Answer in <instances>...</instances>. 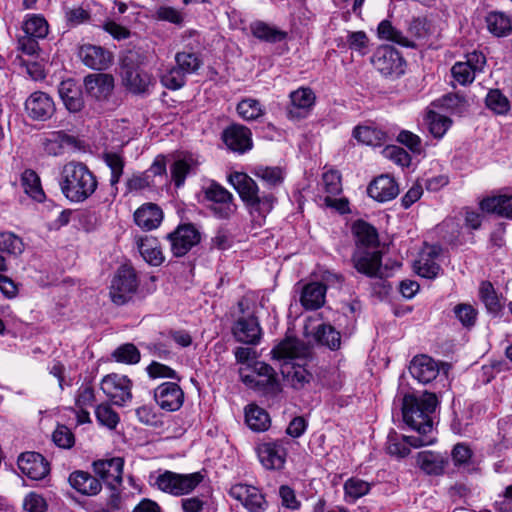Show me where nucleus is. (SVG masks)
Returning <instances> with one entry per match:
<instances>
[{
  "mask_svg": "<svg viewBox=\"0 0 512 512\" xmlns=\"http://www.w3.org/2000/svg\"><path fill=\"white\" fill-rule=\"evenodd\" d=\"M438 400L433 393L421 396L405 395L402 413L404 422L418 433L411 444L414 448L432 445L436 441L431 415L435 412Z\"/></svg>",
  "mask_w": 512,
  "mask_h": 512,
  "instance_id": "1",
  "label": "nucleus"
},
{
  "mask_svg": "<svg viewBox=\"0 0 512 512\" xmlns=\"http://www.w3.org/2000/svg\"><path fill=\"white\" fill-rule=\"evenodd\" d=\"M59 185L69 201L82 203L94 194L98 181L85 164L72 161L63 166Z\"/></svg>",
  "mask_w": 512,
  "mask_h": 512,
  "instance_id": "2",
  "label": "nucleus"
},
{
  "mask_svg": "<svg viewBox=\"0 0 512 512\" xmlns=\"http://www.w3.org/2000/svg\"><path fill=\"white\" fill-rule=\"evenodd\" d=\"M308 352V348L294 338L285 339L271 351L273 358L285 361L282 373L294 389H303L313 378L302 365L290 364V361L305 358Z\"/></svg>",
  "mask_w": 512,
  "mask_h": 512,
  "instance_id": "3",
  "label": "nucleus"
},
{
  "mask_svg": "<svg viewBox=\"0 0 512 512\" xmlns=\"http://www.w3.org/2000/svg\"><path fill=\"white\" fill-rule=\"evenodd\" d=\"M228 181L238 192L242 201L249 206L251 213H258L264 219L274 208L275 196L272 193L259 195L258 185L246 173L233 172L229 175Z\"/></svg>",
  "mask_w": 512,
  "mask_h": 512,
  "instance_id": "4",
  "label": "nucleus"
},
{
  "mask_svg": "<svg viewBox=\"0 0 512 512\" xmlns=\"http://www.w3.org/2000/svg\"><path fill=\"white\" fill-rule=\"evenodd\" d=\"M240 316L236 319L232 334L238 342L257 345L263 335L258 318L255 316V307L250 295H245L238 302Z\"/></svg>",
  "mask_w": 512,
  "mask_h": 512,
  "instance_id": "5",
  "label": "nucleus"
},
{
  "mask_svg": "<svg viewBox=\"0 0 512 512\" xmlns=\"http://www.w3.org/2000/svg\"><path fill=\"white\" fill-rule=\"evenodd\" d=\"M203 479L201 472L181 474L164 470L150 475V484L164 493L182 496L191 493Z\"/></svg>",
  "mask_w": 512,
  "mask_h": 512,
  "instance_id": "6",
  "label": "nucleus"
},
{
  "mask_svg": "<svg viewBox=\"0 0 512 512\" xmlns=\"http://www.w3.org/2000/svg\"><path fill=\"white\" fill-rule=\"evenodd\" d=\"M202 192L204 198L212 203L210 209L217 218L228 219L235 213L237 206L233 195L220 184L211 181L203 186Z\"/></svg>",
  "mask_w": 512,
  "mask_h": 512,
  "instance_id": "7",
  "label": "nucleus"
},
{
  "mask_svg": "<svg viewBox=\"0 0 512 512\" xmlns=\"http://www.w3.org/2000/svg\"><path fill=\"white\" fill-rule=\"evenodd\" d=\"M291 445L292 442L286 438L263 442L256 448L258 459L268 470H281L285 466Z\"/></svg>",
  "mask_w": 512,
  "mask_h": 512,
  "instance_id": "8",
  "label": "nucleus"
},
{
  "mask_svg": "<svg viewBox=\"0 0 512 512\" xmlns=\"http://www.w3.org/2000/svg\"><path fill=\"white\" fill-rule=\"evenodd\" d=\"M138 287V279L132 267H120L112 279L110 286L111 300L117 305L128 302Z\"/></svg>",
  "mask_w": 512,
  "mask_h": 512,
  "instance_id": "9",
  "label": "nucleus"
},
{
  "mask_svg": "<svg viewBox=\"0 0 512 512\" xmlns=\"http://www.w3.org/2000/svg\"><path fill=\"white\" fill-rule=\"evenodd\" d=\"M371 63L385 77H399L404 73V60L391 46H380L374 52Z\"/></svg>",
  "mask_w": 512,
  "mask_h": 512,
  "instance_id": "10",
  "label": "nucleus"
},
{
  "mask_svg": "<svg viewBox=\"0 0 512 512\" xmlns=\"http://www.w3.org/2000/svg\"><path fill=\"white\" fill-rule=\"evenodd\" d=\"M100 388L115 405L123 406L132 399V381L125 375H106L101 380Z\"/></svg>",
  "mask_w": 512,
  "mask_h": 512,
  "instance_id": "11",
  "label": "nucleus"
},
{
  "mask_svg": "<svg viewBox=\"0 0 512 512\" xmlns=\"http://www.w3.org/2000/svg\"><path fill=\"white\" fill-rule=\"evenodd\" d=\"M174 256L182 257L200 241V233L192 224L179 225L167 235Z\"/></svg>",
  "mask_w": 512,
  "mask_h": 512,
  "instance_id": "12",
  "label": "nucleus"
},
{
  "mask_svg": "<svg viewBox=\"0 0 512 512\" xmlns=\"http://www.w3.org/2000/svg\"><path fill=\"white\" fill-rule=\"evenodd\" d=\"M229 494L249 512H264L267 509L265 496L257 487L239 483L230 488Z\"/></svg>",
  "mask_w": 512,
  "mask_h": 512,
  "instance_id": "13",
  "label": "nucleus"
},
{
  "mask_svg": "<svg viewBox=\"0 0 512 512\" xmlns=\"http://www.w3.org/2000/svg\"><path fill=\"white\" fill-rule=\"evenodd\" d=\"M322 186L326 193L323 204L345 213L348 211V201L345 198H335L342 192L341 176L336 170H329L322 175Z\"/></svg>",
  "mask_w": 512,
  "mask_h": 512,
  "instance_id": "14",
  "label": "nucleus"
},
{
  "mask_svg": "<svg viewBox=\"0 0 512 512\" xmlns=\"http://www.w3.org/2000/svg\"><path fill=\"white\" fill-rule=\"evenodd\" d=\"M290 105L287 114L290 119L299 120L306 118L315 105L316 96L311 88L300 87L289 95Z\"/></svg>",
  "mask_w": 512,
  "mask_h": 512,
  "instance_id": "15",
  "label": "nucleus"
},
{
  "mask_svg": "<svg viewBox=\"0 0 512 512\" xmlns=\"http://www.w3.org/2000/svg\"><path fill=\"white\" fill-rule=\"evenodd\" d=\"M156 403L166 411H177L184 402V392L180 386L174 382H164L154 391Z\"/></svg>",
  "mask_w": 512,
  "mask_h": 512,
  "instance_id": "16",
  "label": "nucleus"
},
{
  "mask_svg": "<svg viewBox=\"0 0 512 512\" xmlns=\"http://www.w3.org/2000/svg\"><path fill=\"white\" fill-rule=\"evenodd\" d=\"M25 110L33 120L45 121L54 114L55 104L48 94L37 91L26 99Z\"/></svg>",
  "mask_w": 512,
  "mask_h": 512,
  "instance_id": "17",
  "label": "nucleus"
},
{
  "mask_svg": "<svg viewBox=\"0 0 512 512\" xmlns=\"http://www.w3.org/2000/svg\"><path fill=\"white\" fill-rule=\"evenodd\" d=\"M381 252L376 248H356L353 255L354 267L360 273L367 276L382 275Z\"/></svg>",
  "mask_w": 512,
  "mask_h": 512,
  "instance_id": "18",
  "label": "nucleus"
},
{
  "mask_svg": "<svg viewBox=\"0 0 512 512\" xmlns=\"http://www.w3.org/2000/svg\"><path fill=\"white\" fill-rule=\"evenodd\" d=\"M124 461L120 457L98 460L93 463V469L109 487L116 489L122 483Z\"/></svg>",
  "mask_w": 512,
  "mask_h": 512,
  "instance_id": "19",
  "label": "nucleus"
},
{
  "mask_svg": "<svg viewBox=\"0 0 512 512\" xmlns=\"http://www.w3.org/2000/svg\"><path fill=\"white\" fill-rule=\"evenodd\" d=\"M18 467L20 471L32 480L45 478L50 466L47 460L37 452H26L19 456Z\"/></svg>",
  "mask_w": 512,
  "mask_h": 512,
  "instance_id": "20",
  "label": "nucleus"
},
{
  "mask_svg": "<svg viewBox=\"0 0 512 512\" xmlns=\"http://www.w3.org/2000/svg\"><path fill=\"white\" fill-rule=\"evenodd\" d=\"M78 56L85 66L95 70L107 69L113 60V55L110 51L93 44H83L80 46Z\"/></svg>",
  "mask_w": 512,
  "mask_h": 512,
  "instance_id": "21",
  "label": "nucleus"
},
{
  "mask_svg": "<svg viewBox=\"0 0 512 512\" xmlns=\"http://www.w3.org/2000/svg\"><path fill=\"white\" fill-rule=\"evenodd\" d=\"M251 131L239 124L227 127L222 134L225 145L231 151L243 154L252 148Z\"/></svg>",
  "mask_w": 512,
  "mask_h": 512,
  "instance_id": "22",
  "label": "nucleus"
},
{
  "mask_svg": "<svg viewBox=\"0 0 512 512\" xmlns=\"http://www.w3.org/2000/svg\"><path fill=\"white\" fill-rule=\"evenodd\" d=\"M367 192L376 201L387 202L399 194V187L394 178L389 175H381L369 184Z\"/></svg>",
  "mask_w": 512,
  "mask_h": 512,
  "instance_id": "23",
  "label": "nucleus"
},
{
  "mask_svg": "<svg viewBox=\"0 0 512 512\" xmlns=\"http://www.w3.org/2000/svg\"><path fill=\"white\" fill-rule=\"evenodd\" d=\"M135 246L145 262L152 266H159L164 256L157 238L149 235L135 236Z\"/></svg>",
  "mask_w": 512,
  "mask_h": 512,
  "instance_id": "24",
  "label": "nucleus"
},
{
  "mask_svg": "<svg viewBox=\"0 0 512 512\" xmlns=\"http://www.w3.org/2000/svg\"><path fill=\"white\" fill-rule=\"evenodd\" d=\"M409 371L413 378L420 383H429L439 374L438 364L427 355H420L413 358Z\"/></svg>",
  "mask_w": 512,
  "mask_h": 512,
  "instance_id": "25",
  "label": "nucleus"
},
{
  "mask_svg": "<svg viewBox=\"0 0 512 512\" xmlns=\"http://www.w3.org/2000/svg\"><path fill=\"white\" fill-rule=\"evenodd\" d=\"M86 92L91 97L102 100L106 99L113 90L114 79L109 74H89L84 79Z\"/></svg>",
  "mask_w": 512,
  "mask_h": 512,
  "instance_id": "26",
  "label": "nucleus"
},
{
  "mask_svg": "<svg viewBox=\"0 0 512 512\" xmlns=\"http://www.w3.org/2000/svg\"><path fill=\"white\" fill-rule=\"evenodd\" d=\"M163 220L161 208L154 203L141 205L134 213V221L143 230L156 229Z\"/></svg>",
  "mask_w": 512,
  "mask_h": 512,
  "instance_id": "27",
  "label": "nucleus"
},
{
  "mask_svg": "<svg viewBox=\"0 0 512 512\" xmlns=\"http://www.w3.org/2000/svg\"><path fill=\"white\" fill-rule=\"evenodd\" d=\"M59 96L65 107L70 112H79L84 105L82 91L76 82L72 79L64 80L60 83Z\"/></svg>",
  "mask_w": 512,
  "mask_h": 512,
  "instance_id": "28",
  "label": "nucleus"
},
{
  "mask_svg": "<svg viewBox=\"0 0 512 512\" xmlns=\"http://www.w3.org/2000/svg\"><path fill=\"white\" fill-rule=\"evenodd\" d=\"M448 463V458L439 452L422 451L417 454V465L428 475H441Z\"/></svg>",
  "mask_w": 512,
  "mask_h": 512,
  "instance_id": "29",
  "label": "nucleus"
},
{
  "mask_svg": "<svg viewBox=\"0 0 512 512\" xmlns=\"http://www.w3.org/2000/svg\"><path fill=\"white\" fill-rule=\"evenodd\" d=\"M480 207L488 213L512 220V194H500L485 198L481 201Z\"/></svg>",
  "mask_w": 512,
  "mask_h": 512,
  "instance_id": "30",
  "label": "nucleus"
},
{
  "mask_svg": "<svg viewBox=\"0 0 512 512\" xmlns=\"http://www.w3.org/2000/svg\"><path fill=\"white\" fill-rule=\"evenodd\" d=\"M68 480L75 490L84 495H96L102 489L101 482L88 472L75 471L70 474Z\"/></svg>",
  "mask_w": 512,
  "mask_h": 512,
  "instance_id": "31",
  "label": "nucleus"
},
{
  "mask_svg": "<svg viewBox=\"0 0 512 512\" xmlns=\"http://www.w3.org/2000/svg\"><path fill=\"white\" fill-rule=\"evenodd\" d=\"M152 18L156 21L167 22L177 27H182L185 24L186 13L181 8L162 2L154 7Z\"/></svg>",
  "mask_w": 512,
  "mask_h": 512,
  "instance_id": "32",
  "label": "nucleus"
},
{
  "mask_svg": "<svg viewBox=\"0 0 512 512\" xmlns=\"http://www.w3.org/2000/svg\"><path fill=\"white\" fill-rule=\"evenodd\" d=\"M326 287L318 282H312L303 287L300 302L305 309L320 308L325 302Z\"/></svg>",
  "mask_w": 512,
  "mask_h": 512,
  "instance_id": "33",
  "label": "nucleus"
},
{
  "mask_svg": "<svg viewBox=\"0 0 512 512\" xmlns=\"http://www.w3.org/2000/svg\"><path fill=\"white\" fill-rule=\"evenodd\" d=\"M123 81L133 93H144L151 83V77L138 67L131 66L124 68Z\"/></svg>",
  "mask_w": 512,
  "mask_h": 512,
  "instance_id": "34",
  "label": "nucleus"
},
{
  "mask_svg": "<svg viewBox=\"0 0 512 512\" xmlns=\"http://www.w3.org/2000/svg\"><path fill=\"white\" fill-rule=\"evenodd\" d=\"M353 136L357 141L369 146H382L388 141L385 131L369 125H359L354 128Z\"/></svg>",
  "mask_w": 512,
  "mask_h": 512,
  "instance_id": "35",
  "label": "nucleus"
},
{
  "mask_svg": "<svg viewBox=\"0 0 512 512\" xmlns=\"http://www.w3.org/2000/svg\"><path fill=\"white\" fill-rule=\"evenodd\" d=\"M356 239L357 248H376L378 234L376 229L365 221H356L352 227Z\"/></svg>",
  "mask_w": 512,
  "mask_h": 512,
  "instance_id": "36",
  "label": "nucleus"
},
{
  "mask_svg": "<svg viewBox=\"0 0 512 512\" xmlns=\"http://www.w3.org/2000/svg\"><path fill=\"white\" fill-rule=\"evenodd\" d=\"M417 436H404L399 435L395 431H391L387 437L386 449L391 456L397 458H404L410 453V448L414 446L411 442H414Z\"/></svg>",
  "mask_w": 512,
  "mask_h": 512,
  "instance_id": "37",
  "label": "nucleus"
},
{
  "mask_svg": "<svg viewBox=\"0 0 512 512\" xmlns=\"http://www.w3.org/2000/svg\"><path fill=\"white\" fill-rule=\"evenodd\" d=\"M488 31L496 37H506L512 31V19L509 15L493 11L486 16Z\"/></svg>",
  "mask_w": 512,
  "mask_h": 512,
  "instance_id": "38",
  "label": "nucleus"
},
{
  "mask_svg": "<svg viewBox=\"0 0 512 512\" xmlns=\"http://www.w3.org/2000/svg\"><path fill=\"white\" fill-rule=\"evenodd\" d=\"M251 33L261 41L276 43L284 40L286 32L263 21H255L250 25Z\"/></svg>",
  "mask_w": 512,
  "mask_h": 512,
  "instance_id": "39",
  "label": "nucleus"
},
{
  "mask_svg": "<svg viewBox=\"0 0 512 512\" xmlns=\"http://www.w3.org/2000/svg\"><path fill=\"white\" fill-rule=\"evenodd\" d=\"M245 421L248 427L255 432L266 431L271 423L269 414L256 405H249L246 408Z\"/></svg>",
  "mask_w": 512,
  "mask_h": 512,
  "instance_id": "40",
  "label": "nucleus"
},
{
  "mask_svg": "<svg viewBox=\"0 0 512 512\" xmlns=\"http://www.w3.org/2000/svg\"><path fill=\"white\" fill-rule=\"evenodd\" d=\"M73 138L63 131H55L48 134L43 142L44 150L47 154L58 156L62 154L65 146L72 145Z\"/></svg>",
  "mask_w": 512,
  "mask_h": 512,
  "instance_id": "41",
  "label": "nucleus"
},
{
  "mask_svg": "<svg viewBox=\"0 0 512 512\" xmlns=\"http://www.w3.org/2000/svg\"><path fill=\"white\" fill-rule=\"evenodd\" d=\"M103 160L111 171L110 185L114 195L118 193L117 184L123 174L125 161L124 158L118 153L107 152L103 154Z\"/></svg>",
  "mask_w": 512,
  "mask_h": 512,
  "instance_id": "42",
  "label": "nucleus"
},
{
  "mask_svg": "<svg viewBox=\"0 0 512 512\" xmlns=\"http://www.w3.org/2000/svg\"><path fill=\"white\" fill-rule=\"evenodd\" d=\"M252 173L269 188L281 185L284 180V172L280 167L259 165L253 169Z\"/></svg>",
  "mask_w": 512,
  "mask_h": 512,
  "instance_id": "43",
  "label": "nucleus"
},
{
  "mask_svg": "<svg viewBox=\"0 0 512 512\" xmlns=\"http://www.w3.org/2000/svg\"><path fill=\"white\" fill-rule=\"evenodd\" d=\"M249 370V365L246 367H241L239 369V374L241 377V380L244 384H246L248 387L259 390V391H273L276 389L277 386V380L276 378H269L264 376L253 377L251 374H247V371Z\"/></svg>",
  "mask_w": 512,
  "mask_h": 512,
  "instance_id": "44",
  "label": "nucleus"
},
{
  "mask_svg": "<svg viewBox=\"0 0 512 512\" xmlns=\"http://www.w3.org/2000/svg\"><path fill=\"white\" fill-rule=\"evenodd\" d=\"M21 184L24 192L31 198L41 202L45 195L41 187L40 178L33 170L27 169L22 173Z\"/></svg>",
  "mask_w": 512,
  "mask_h": 512,
  "instance_id": "45",
  "label": "nucleus"
},
{
  "mask_svg": "<svg viewBox=\"0 0 512 512\" xmlns=\"http://www.w3.org/2000/svg\"><path fill=\"white\" fill-rule=\"evenodd\" d=\"M314 339L328 348L335 350L340 347L341 337L340 333L334 329L331 325L320 324L315 332Z\"/></svg>",
  "mask_w": 512,
  "mask_h": 512,
  "instance_id": "46",
  "label": "nucleus"
},
{
  "mask_svg": "<svg viewBox=\"0 0 512 512\" xmlns=\"http://www.w3.org/2000/svg\"><path fill=\"white\" fill-rule=\"evenodd\" d=\"M238 115L245 121H254L262 117L265 113L261 103L253 98H245L237 105Z\"/></svg>",
  "mask_w": 512,
  "mask_h": 512,
  "instance_id": "47",
  "label": "nucleus"
},
{
  "mask_svg": "<svg viewBox=\"0 0 512 512\" xmlns=\"http://www.w3.org/2000/svg\"><path fill=\"white\" fill-rule=\"evenodd\" d=\"M48 28L45 18L36 14L27 15L23 23L25 34L34 38H45L48 34Z\"/></svg>",
  "mask_w": 512,
  "mask_h": 512,
  "instance_id": "48",
  "label": "nucleus"
},
{
  "mask_svg": "<svg viewBox=\"0 0 512 512\" xmlns=\"http://www.w3.org/2000/svg\"><path fill=\"white\" fill-rule=\"evenodd\" d=\"M479 295L488 312L498 314L501 311L503 305L490 282L484 281L481 283Z\"/></svg>",
  "mask_w": 512,
  "mask_h": 512,
  "instance_id": "49",
  "label": "nucleus"
},
{
  "mask_svg": "<svg viewBox=\"0 0 512 512\" xmlns=\"http://www.w3.org/2000/svg\"><path fill=\"white\" fill-rule=\"evenodd\" d=\"M414 269L419 276L427 279H434L441 272L440 265L430 255H422L415 262Z\"/></svg>",
  "mask_w": 512,
  "mask_h": 512,
  "instance_id": "50",
  "label": "nucleus"
},
{
  "mask_svg": "<svg viewBox=\"0 0 512 512\" xmlns=\"http://www.w3.org/2000/svg\"><path fill=\"white\" fill-rule=\"evenodd\" d=\"M112 357L119 363L133 365L140 361L141 355L140 351L134 344L125 343L113 351Z\"/></svg>",
  "mask_w": 512,
  "mask_h": 512,
  "instance_id": "51",
  "label": "nucleus"
},
{
  "mask_svg": "<svg viewBox=\"0 0 512 512\" xmlns=\"http://www.w3.org/2000/svg\"><path fill=\"white\" fill-rule=\"evenodd\" d=\"M370 488V483L360 478L352 477L344 484L345 497L350 501H356L368 494Z\"/></svg>",
  "mask_w": 512,
  "mask_h": 512,
  "instance_id": "52",
  "label": "nucleus"
},
{
  "mask_svg": "<svg viewBox=\"0 0 512 512\" xmlns=\"http://www.w3.org/2000/svg\"><path fill=\"white\" fill-rule=\"evenodd\" d=\"M429 131L436 138H442L451 126V120L439 113L429 111L426 117Z\"/></svg>",
  "mask_w": 512,
  "mask_h": 512,
  "instance_id": "53",
  "label": "nucleus"
},
{
  "mask_svg": "<svg viewBox=\"0 0 512 512\" xmlns=\"http://www.w3.org/2000/svg\"><path fill=\"white\" fill-rule=\"evenodd\" d=\"M453 314L463 327L471 328L477 321L478 311L471 304L459 303L454 306Z\"/></svg>",
  "mask_w": 512,
  "mask_h": 512,
  "instance_id": "54",
  "label": "nucleus"
},
{
  "mask_svg": "<svg viewBox=\"0 0 512 512\" xmlns=\"http://www.w3.org/2000/svg\"><path fill=\"white\" fill-rule=\"evenodd\" d=\"M175 62L186 75L196 72L202 65L197 53L186 51L176 53Z\"/></svg>",
  "mask_w": 512,
  "mask_h": 512,
  "instance_id": "55",
  "label": "nucleus"
},
{
  "mask_svg": "<svg viewBox=\"0 0 512 512\" xmlns=\"http://www.w3.org/2000/svg\"><path fill=\"white\" fill-rule=\"evenodd\" d=\"M24 251L22 239L12 232H0V252L20 255Z\"/></svg>",
  "mask_w": 512,
  "mask_h": 512,
  "instance_id": "56",
  "label": "nucleus"
},
{
  "mask_svg": "<svg viewBox=\"0 0 512 512\" xmlns=\"http://www.w3.org/2000/svg\"><path fill=\"white\" fill-rule=\"evenodd\" d=\"M439 106L452 114H463L468 108L466 98L459 94H447L438 100Z\"/></svg>",
  "mask_w": 512,
  "mask_h": 512,
  "instance_id": "57",
  "label": "nucleus"
},
{
  "mask_svg": "<svg viewBox=\"0 0 512 512\" xmlns=\"http://www.w3.org/2000/svg\"><path fill=\"white\" fill-rule=\"evenodd\" d=\"M485 102L486 106L496 114H505L510 109L508 99L497 89L488 92Z\"/></svg>",
  "mask_w": 512,
  "mask_h": 512,
  "instance_id": "58",
  "label": "nucleus"
},
{
  "mask_svg": "<svg viewBox=\"0 0 512 512\" xmlns=\"http://www.w3.org/2000/svg\"><path fill=\"white\" fill-rule=\"evenodd\" d=\"M378 37L404 46L408 45L406 37L399 30L393 27L388 20H383L378 25Z\"/></svg>",
  "mask_w": 512,
  "mask_h": 512,
  "instance_id": "59",
  "label": "nucleus"
},
{
  "mask_svg": "<svg viewBox=\"0 0 512 512\" xmlns=\"http://www.w3.org/2000/svg\"><path fill=\"white\" fill-rule=\"evenodd\" d=\"M95 403V392L91 383L84 382L75 394V406L77 409L92 407Z\"/></svg>",
  "mask_w": 512,
  "mask_h": 512,
  "instance_id": "60",
  "label": "nucleus"
},
{
  "mask_svg": "<svg viewBox=\"0 0 512 512\" xmlns=\"http://www.w3.org/2000/svg\"><path fill=\"white\" fill-rule=\"evenodd\" d=\"M346 43L351 50L361 56L366 55L368 52L369 39L364 31L348 32Z\"/></svg>",
  "mask_w": 512,
  "mask_h": 512,
  "instance_id": "61",
  "label": "nucleus"
},
{
  "mask_svg": "<svg viewBox=\"0 0 512 512\" xmlns=\"http://www.w3.org/2000/svg\"><path fill=\"white\" fill-rule=\"evenodd\" d=\"M98 422L109 429H114L119 423L118 414L108 404H100L95 409Z\"/></svg>",
  "mask_w": 512,
  "mask_h": 512,
  "instance_id": "62",
  "label": "nucleus"
},
{
  "mask_svg": "<svg viewBox=\"0 0 512 512\" xmlns=\"http://www.w3.org/2000/svg\"><path fill=\"white\" fill-rule=\"evenodd\" d=\"M451 74L455 81H457L460 85H468L471 84L475 77L476 72L468 65L460 62H456L451 68Z\"/></svg>",
  "mask_w": 512,
  "mask_h": 512,
  "instance_id": "63",
  "label": "nucleus"
},
{
  "mask_svg": "<svg viewBox=\"0 0 512 512\" xmlns=\"http://www.w3.org/2000/svg\"><path fill=\"white\" fill-rule=\"evenodd\" d=\"M186 74L176 65L161 76L162 84L168 89L176 90L184 86Z\"/></svg>",
  "mask_w": 512,
  "mask_h": 512,
  "instance_id": "64",
  "label": "nucleus"
}]
</instances>
